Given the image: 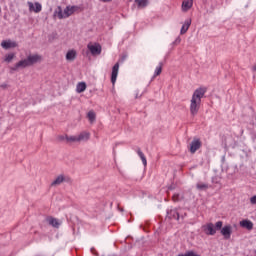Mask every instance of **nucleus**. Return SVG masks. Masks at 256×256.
I'll return each instance as SVG.
<instances>
[{"mask_svg": "<svg viewBox=\"0 0 256 256\" xmlns=\"http://www.w3.org/2000/svg\"><path fill=\"white\" fill-rule=\"evenodd\" d=\"M205 93V88H198L194 91L190 100V113L192 117H195L199 113V109H201V98L205 97Z\"/></svg>", "mask_w": 256, "mask_h": 256, "instance_id": "nucleus-1", "label": "nucleus"}, {"mask_svg": "<svg viewBox=\"0 0 256 256\" xmlns=\"http://www.w3.org/2000/svg\"><path fill=\"white\" fill-rule=\"evenodd\" d=\"M221 228H223V222L218 221L215 223V226L213 223H208L204 226H202V229L206 235H215L217 231H221Z\"/></svg>", "mask_w": 256, "mask_h": 256, "instance_id": "nucleus-2", "label": "nucleus"}, {"mask_svg": "<svg viewBox=\"0 0 256 256\" xmlns=\"http://www.w3.org/2000/svg\"><path fill=\"white\" fill-rule=\"evenodd\" d=\"M33 65V56H29L24 60L19 61L15 66L10 68V73H15L18 69H25L26 67H31Z\"/></svg>", "mask_w": 256, "mask_h": 256, "instance_id": "nucleus-3", "label": "nucleus"}, {"mask_svg": "<svg viewBox=\"0 0 256 256\" xmlns=\"http://www.w3.org/2000/svg\"><path fill=\"white\" fill-rule=\"evenodd\" d=\"M87 48L89 49L91 55H99L102 51L101 45L99 43L91 44L89 43L87 45Z\"/></svg>", "mask_w": 256, "mask_h": 256, "instance_id": "nucleus-4", "label": "nucleus"}, {"mask_svg": "<svg viewBox=\"0 0 256 256\" xmlns=\"http://www.w3.org/2000/svg\"><path fill=\"white\" fill-rule=\"evenodd\" d=\"M221 230V235H223L224 239H231V233H233V228L231 225H226Z\"/></svg>", "mask_w": 256, "mask_h": 256, "instance_id": "nucleus-5", "label": "nucleus"}, {"mask_svg": "<svg viewBox=\"0 0 256 256\" xmlns=\"http://www.w3.org/2000/svg\"><path fill=\"white\" fill-rule=\"evenodd\" d=\"M198 149H201V140L198 138H194L193 141L190 144V153H195Z\"/></svg>", "mask_w": 256, "mask_h": 256, "instance_id": "nucleus-6", "label": "nucleus"}, {"mask_svg": "<svg viewBox=\"0 0 256 256\" xmlns=\"http://www.w3.org/2000/svg\"><path fill=\"white\" fill-rule=\"evenodd\" d=\"M78 10H79L78 6H67L64 9V19L71 17V15H73V13H75V11H78Z\"/></svg>", "mask_w": 256, "mask_h": 256, "instance_id": "nucleus-7", "label": "nucleus"}, {"mask_svg": "<svg viewBox=\"0 0 256 256\" xmlns=\"http://www.w3.org/2000/svg\"><path fill=\"white\" fill-rule=\"evenodd\" d=\"M240 227L247 229V231H253V222L249 219H244L239 223Z\"/></svg>", "mask_w": 256, "mask_h": 256, "instance_id": "nucleus-8", "label": "nucleus"}, {"mask_svg": "<svg viewBox=\"0 0 256 256\" xmlns=\"http://www.w3.org/2000/svg\"><path fill=\"white\" fill-rule=\"evenodd\" d=\"M117 75H119V63H116L112 68L111 83L115 85L117 81Z\"/></svg>", "mask_w": 256, "mask_h": 256, "instance_id": "nucleus-9", "label": "nucleus"}, {"mask_svg": "<svg viewBox=\"0 0 256 256\" xmlns=\"http://www.w3.org/2000/svg\"><path fill=\"white\" fill-rule=\"evenodd\" d=\"M1 47H3V49H13L17 47V42H13L11 40H4L1 42Z\"/></svg>", "mask_w": 256, "mask_h": 256, "instance_id": "nucleus-10", "label": "nucleus"}, {"mask_svg": "<svg viewBox=\"0 0 256 256\" xmlns=\"http://www.w3.org/2000/svg\"><path fill=\"white\" fill-rule=\"evenodd\" d=\"M91 134L89 132H82L77 135L78 143H82L83 141H89Z\"/></svg>", "mask_w": 256, "mask_h": 256, "instance_id": "nucleus-11", "label": "nucleus"}, {"mask_svg": "<svg viewBox=\"0 0 256 256\" xmlns=\"http://www.w3.org/2000/svg\"><path fill=\"white\" fill-rule=\"evenodd\" d=\"M189 27H191V19L188 18L187 20H185L184 24L182 25V28L180 30V34L181 35H185V33H187V31H189Z\"/></svg>", "mask_w": 256, "mask_h": 256, "instance_id": "nucleus-12", "label": "nucleus"}, {"mask_svg": "<svg viewBox=\"0 0 256 256\" xmlns=\"http://www.w3.org/2000/svg\"><path fill=\"white\" fill-rule=\"evenodd\" d=\"M168 219H175L176 221H179V212L177 209H172L167 212Z\"/></svg>", "mask_w": 256, "mask_h": 256, "instance_id": "nucleus-13", "label": "nucleus"}, {"mask_svg": "<svg viewBox=\"0 0 256 256\" xmlns=\"http://www.w3.org/2000/svg\"><path fill=\"white\" fill-rule=\"evenodd\" d=\"M54 17H58V19H65V11H63L61 6H58L54 11Z\"/></svg>", "mask_w": 256, "mask_h": 256, "instance_id": "nucleus-14", "label": "nucleus"}, {"mask_svg": "<svg viewBox=\"0 0 256 256\" xmlns=\"http://www.w3.org/2000/svg\"><path fill=\"white\" fill-rule=\"evenodd\" d=\"M65 181V175H59L52 183L51 187H57V185H61Z\"/></svg>", "mask_w": 256, "mask_h": 256, "instance_id": "nucleus-15", "label": "nucleus"}, {"mask_svg": "<svg viewBox=\"0 0 256 256\" xmlns=\"http://www.w3.org/2000/svg\"><path fill=\"white\" fill-rule=\"evenodd\" d=\"M193 7V0H185L182 3V10L189 11Z\"/></svg>", "mask_w": 256, "mask_h": 256, "instance_id": "nucleus-16", "label": "nucleus"}, {"mask_svg": "<svg viewBox=\"0 0 256 256\" xmlns=\"http://www.w3.org/2000/svg\"><path fill=\"white\" fill-rule=\"evenodd\" d=\"M75 57H77V52L75 50H69L66 54L67 61H75Z\"/></svg>", "mask_w": 256, "mask_h": 256, "instance_id": "nucleus-17", "label": "nucleus"}, {"mask_svg": "<svg viewBox=\"0 0 256 256\" xmlns=\"http://www.w3.org/2000/svg\"><path fill=\"white\" fill-rule=\"evenodd\" d=\"M87 89V84L85 82H79L76 86L77 93H83Z\"/></svg>", "mask_w": 256, "mask_h": 256, "instance_id": "nucleus-18", "label": "nucleus"}, {"mask_svg": "<svg viewBox=\"0 0 256 256\" xmlns=\"http://www.w3.org/2000/svg\"><path fill=\"white\" fill-rule=\"evenodd\" d=\"M137 154L140 157L144 167H147V158L145 157V154L143 153V151H141V149H138Z\"/></svg>", "mask_w": 256, "mask_h": 256, "instance_id": "nucleus-19", "label": "nucleus"}, {"mask_svg": "<svg viewBox=\"0 0 256 256\" xmlns=\"http://www.w3.org/2000/svg\"><path fill=\"white\" fill-rule=\"evenodd\" d=\"M137 154L140 157L144 167H147V158L145 157V154L143 153V151H141V149H138Z\"/></svg>", "mask_w": 256, "mask_h": 256, "instance_id": "nucleus-20", "label": "nucleus"}, {"mask_svg": "<svg viewBox=\"0 0 256 256\" xmlns=\"http://www.w3.org/2000/svg\"><path fill=\"white\" fill-rule=\"evenodd\" d=\"M196 189H198V191H207V189H209V184L198 182L196 184Z\"/></svg>", "mask_w": 256, "mask_h": 256, "instance_id": "nucleus-21", "label": "nucleus"}, {"mask_svg": "<svg viewBox=\"0 0 256 256\" xmlns=\"http://www.w3.org/2000/svg\"><path fill=\"white\" fill-rule=\"evenodd\" d=\"M48 223H49V225H51L52 227H56V229L59 228V225H61V224L59 223V220H57V218H49V219H48Z\"/></svg>", "mask_w": 256, "mask_h": 256, "instance_id": "nucleus-22", "label": "nucleus"}, {"mask_svg": "<svg viewBox=\"0 0 256 256\" xmlns=\"http://www.w3.org/2000/svg\"><path fill=\"white\" fill-rule=\"evenodd\" d=\"M42 9H43V6L41 5V3L39 2L34 3V7H33L34 13H41Z\"/></svg>", "mask_w": 256, "mask_h": 256, "instance_id": "nucleus-23", "label": "nucleus"}, {"mask_svg": "<svg viewBox=\"0 0 256 256\" xmlns=\"http://www.w3.org/2000/svg\"><path fill=\"white\" fill-rule=\"evenodd\" d=\"M67 143H79L77 135L75 136H66Z\"/></svg>", "mask_w": 256, "mask_h": 256, "instance_id": "nucleus-24", "label": "nucleus"}, {"mask_svg": "<svg viewBox=\"0 0 256 256\" xmlns=\"http://www.w3.org/2000/svg\"><path fill=\"white\" fill-rule=\"evenodd\" d=\"M161 71H163V64L162 63H160L159 66L156 67L153 77H157V76L161 75Z\"/></svg>", "mask_w": 256, "mask_h": 256, "instance_id": "nucleus-25", "label": "nucleus"}, {"mask_svg": "<svg viewBox=\"0 0 256 256\" xmlns=\"http://www.w3.org/2000/svg\"><path fill=\"white\" fill-rule=\"evenodd\" d=\"M87 117H88L90 123H95V119H96L95 112L89 111Z\"/></svg>", "mask_w": 256, "mask_h": 256, "instance_id": "nucleus-26", "label": "nucleus"}, {"mask_svg": "<svg viewBox=\"0 0 256 256\" xmlns=\"http://www.w3.org/2000/svg\"><path fill=\"white\" fill-rule=\"evenodd\" d=\"M136 3L140 9H144L148 5L147 0H138Z\"/></svg>", "mask_w": 256, "mask_h": 256, "instance_id": "nucleus-27", "label": "nucleus"}, {"mask_svg": "<svg viewBox=\"0 0 256 256\" xmlns=\"http://www.w3.org/2000/svg\"><path fill=\"white\" fill-rule=\"evenodd\" d=\"M13 59H15V53H10V54L6 55V58L4 61H6V63H11V61H13Z\"/></svg>", "mask_w": 256, "mask_h": 256, "instance_id": "nucleus-28", "label": "nucleus"}, {"mask_svg": "<svg viewBox=\"0 0 256 256\" xmlns=\"http://www.w3.org/2000/svg\"><path fill=\"white\" fill-rule=\"evenodd\" d=\"M41 62V56L34 54L33 55V63H39Z\"/></svg>", "mask_w": 256, "mask_h": 256, "instance_id": "nucleus-29", "label": "nucleus"}, {"mask_svg": "<svg viewBox=\"0 0 256 256\" xmlns=\"http://www.w3.org/2000/svg\"><path fill=\"white\" fill-rule=\"evenodd\" d=\"M67 137H68L67 135H64V136L61 135V136H58V139H59L60 141H65V140L67 141Z\"/></svg>", "mask_w": 256, "mask_h": 256, "instance_id": "nucleus-30", "label": "nucleus"}, {"mask_svg": "<svg viewBox=\"0 0 256 256\" xmlns=\"http://www.w3.org/2000/svg\"><path fill=\"white\" fill-rule=\"evenodd\" d=\"M250 202L252 205H256V195L250 198Z\"/></svg>", "mask_w": 256, "mask_h": 256, "instance_id": "nucleus-31", "label": "nucleus"}, {"mask_svg": "<svg viewBox=\"0 0 256 256\" xmlns=\"http://www.w3.org/2000/svg\"><path fill=\"white\" fill-rule=\"evenodd\" d=\"M143 96V93L139 94V92H136L135 99H139Z\"/></svg>", "mask_w": 256, "mask_h": 256, "instance_id": "nucleus-32", "label": "nucleus"}, {"mask_svg": "<svg viewBox=\"0 0 256 256\" xmlns=\"http://www.w3.org/2000/svg\"><path fill=\"white\" fill-rule=\"evenodd\" d=\"M30 11H33V2H28Z\"/></svg>", "mask_w": 256, "mask_h": 256, "instance_id": "nucleus-33", "label": "nucleus"}, {"mask_svg": "<svg viewBox=\"0 0 256 256\" xmlns=\"http://www.w3.org/2000/svg\"><path fill=\"white\" fill-rule=\"evenodd\" d=\"M0 87H1V89H7V84L6 83L1 84Z\"/></svg>", "mask_w": 256, "mask_h": 256, "instance_id": "nucleus-34", "label": "nucleus"}, {"mask_svg": "<svg viewBox=\"0 0 256 256\" xmlns=\"http://www.w3.org/2000/svg\"><path fill=\"white\" fill-rule=\"evenodd\" d=\"M178 199H179V195H174V196H173V200H174V201H178Z\"/></svg>", "mask_w": 256, "mask_h": 256, "instance_id": "nucleus-35", "label": "nucleus"}, {"mask_svg": "<svg viewBox=\"0 0 256 256\" xmlns=\"http://www.w3.org/2000/svg\"><path fill=\"white\" fill-rule=\"evenodd\" d=\"M125 59H127V55L122 56V58H121L122 63H123V61H125Z\"/></svg>", "mask_w": 256, "mask_h": 256, "instance_id": "nucleus-36", "label": "nucleus"}, {"mask_svg": "<svg viewBox=\"0 0 256 256\" xmlns=\"http://www.w3.org/2000/svg\"><path fill=\"white\" fill-rule=\"evenodd\" d=\"M175 43H181V39L179 37L176 38Z\"/></svg>", "mask_w": 256, "mask_h": 256, "instance_id": "nucleus-37", "label": "nucleus"}, {"mask_svg": "<svg viewBox=\"0 0 256 256\" xmlns=\"http://www.w3.org/2000/svg\"><path fill=\"white\" fill-rule=\"evenodd\" d=\"M253 73H256V64L252 67Z\"/></svg>", "mask_w": 256, "mask_h": 256, "instance_id": "nucleus-38", "label": "nucleus"}, {"mask_svg": "<svg viewBox=\"0 0 256 256\" xmlns=\"http://www.w3.org/2000/svg\"><path fill=\"white\" fill-rule=\"evenodd\" d=\"M100 1H104V3H107V2H109V1H111V0H100Z\"/></svg>", "mask_w": 256, "mask_h": 256, "instance_id": "nucleus-39", "label": "nucleus"}, {"mask_svg": "<svg viewBox=\"0 0 256 256\" xmlns=\"http://www.w3.org/2000/svg\"><path fill=\"white\" fill-rule=\"evenodd\" d=\"M120 211H123V209H120Z\"/></svg>", "mask_w": 256, "mask_h": 256, "instance_id": "nucleus-40", "label": "nucleus"}, {"mask_svg": "<svg viewBox=\"0 0 256 256\" xmlns=\"http://www.w3.org/2000/svg\"><path fill=\"white\" fill-rule=\"evenodd\" d=\"M0 13H1V8H0Z\"/></svg>", "mask_w": 256, "mask_h": 256, "instance_id": "nucleus-41", "label": "nucleus"}]
</instances>
